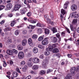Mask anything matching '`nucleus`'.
<instances>
[{
    "label": "nucleus",
    "instance_id": "nucleus-23",
    "mask_svg": "<svg viewBox=\"0 0 79 79\" xmlns=\"http://www.w3.org/2000/svg\"><path fill=\"white\" fill-rule=\"evenodd\" d=\"M17 48L19 50H23V46L21 45H19L17 46Z\"/></svg>",
    "mask_w": 79,
    "mask_h": 79
},
{
    "label": "nucleus",
    "instance_id": "nucleus-55",
    "mask_svg": "<svg viewBox=\"0 0 79 79\" xmlns=\"http://www.w3.org/2000/svg\"><path fill=\"white\" fill-rule=\"evenodd\" d=\"M56 56H57L58 58H60V53H57L55 54Z\"/></svg>",
    "mask_w": 79,
    "mask_h": 79
},
{
    "label": "nucleus",
    "instance_id": "nucleus-35",
    "mask_svg": "<svg viewBox=\"0 0 79 79\" xmlns=\"http://www.w3.org/2000/svg\"><path fill=\"white\" fill-rule=\"evenodd\" d=\"M45 73V71L44 70H41L40 73V75H44Z\"/></svg>",
    "mask_w": 79,
    "mask_h": 79
},
{
    "label": "nucleus",
    "instance_id": "nucleus-4",
    "mask_svg": "<svg viewBox=\"0 0 79 79\" xmlns=\"http://www.w3.org/2000/svg\"><path fill=\"white\" fill-rule=\"evenodd\" d=\"M48 60L45 59L43 61L42 63V65L44 67H46V65L48 64Z\"/></svg>",
    "mask_w": 79,
    "mask_h": 79
},
{
    "label": "nucleus",
    "instance_id": "nucleus-56",
    "mask_svg": "<svg viewBox=\"0 0 79 79\" xmlns=\"http://www.w3.org/2000/svg\"><path fill=\"white\" fill-rule=\"evenodd\" d=\"M23 25H24V24L22 23V24H20L19 26H17V28H20V27H23Z\"/></svg>",
    "mask_w": 79,
    "mask_h": 79
},
{
    "label": "nucleus",
    "instance_id": "nucleus-44",
    "mask_svg": "<svg viewBox=\"0 0 79 79\" xmlns=\"http://www.w3.org/2000/svg\"><path fill=\"white\" fill-rule=\"evenodd\" d=\"M5 6H4L2 5H0V11L2 10L3 9L5 8Z\"/></svg>",
    "mask_w": 79,
    "mask_h": 79
},
{
    "label": "nucleus",
    "instance_id": "nucleus-37",
    "mask_svg": "<svg viewBox=\"0 0 79 79\" xmlns=\"http://www.w3.org/2000/svg\"><path fill=\"white\" fill-rule=\"evenodd\" d=\"M48 49L49 51H52V50L53 49V46L52 45H50L49 46Z\"/></svg>",
    "mask_w": 79,
    "mask_h": 79
},
{
    "label": "nucleus",
    "instance_id": "nucleus-46",
    "mask_svg": "<svg viewBox=\"0 0 79 79\" xmlns=\"http://www.w3.org/2000/svg\"><path fill=\"white\" fill-rule=\"evenodd\" d=\"M44 39V37L43 36H40L38 39L39 41H42Z\"/></svg>",
    "mask_w": 79,
    "mask_h": 79
},
{
    "label": "nucleus",
    "instance_id": "nucleus-50",
    "mask_svg": "<svg viewBox=\"0 0 79 79\" xmlns=\"http://www.w3.org/2000/svg\"><path fill=\"white\" fill-rule=\"evenodd\" d=\"M70 27L71 31H74V28L73 27V26L71 24L70 25Z\"/></svg>",
    "mask_w": 79,
    "mask_h": 79
},
{
    "label": "nucleus",
    "instance_id": "nucleus-33",
    "mask_svg": "<svg viewBox=\"0 0 79 79\" xmlns=\"http://www.w3.org/2000/svg\"><path fill=\"white\" fill-rule=\"evenodd\" d=\"M50 53V52L49 51H45L44 53V54L45 55H46V56L47 55H49Z\"/></svg>",
    "mask_w": 79,
    "mask_h": 79
},
{
    "label": "nucleus",
    "instance_id": "nucleus-24",
    "mask_svg": "<svg viewBox=\"0 0 79 79\" xmlns=\"http://www.w3.org/2000/svg\"><path fill=\"white\" fill-rule=\"evenodd\" d=\"M27 43V40H24L22 41V45L23 46H24L26 45Z\"/></svg>",
    "mask_w": 79,
    "mask_h": 79
},
{
    "label": "nucleus",
    "instance_id": "nucleus-7",
    "mask_svg": "<svg viewBox=\"0 0 79 79\" xmlns=\"http://www.w3.org/2000/svg\"><path fill=\"white\" fill-rule=\"evenodd\" d=\"M51 40L53 43H56L57 42V38L56 37L52 36L51 38Z\"/></svg>",
    "mask_w": 79,
    "mask_h": 79
},
{
    "label": "nucleus",
    "instance_id": "nucleus-39",
    "mask_svg": "<svg viewBox=\"0 0 79 79\" xmlns=\"http://www.w3.org/2000/svg\"><path fill=\"white\" fill-rule=\"evenodd\" d=\"M26 64V62L24 60L22 61L20 63L21 66H24Z\"/></svg>",
    "mask_w": 79,
    "mask_h": 79
},
{
    "label": "nucleus",
    "instance_id": "nucleus-48",
    "mask_svg": "<svg viewBox=\"0 0 79 79\" xmlns=\"http://www.w3.org/2000/svg\"><path fill=\"white\" fill-rule=\"evenodd\" d=\"M25 11L24 10H20V12L21 14H22V15H23V14H24L25 13Z\"/></svg>",
    "mask_w": 79,
    "mask_h": 79
},
{
    "label": "nucleus",
    "instance_id": "nucleus-10",
    "mask_svg": "<svg viewBox=\"0 0 79 79\" xmlns=\"http://www.w3.org/2000/svg\"><path fill=\"white\" fill-rule=\"evenodd\" d=\"M6 53L9 55H13V51L10 50H8L6 51Z\"/></svg>",
    "mask_w": 79,
    "mask_h": 79
},
{
    "label": "nucleus",
    "instance_id": "nucleus-2",
    "mask_svg": "<svg viewBox=\"0 0 79 79\" xmlns=\"http://www.w3.org/2000/svg\"><path fill=\"white\" fill-rule=\"evenodd\" d=\"M42 44L44 45H47L48 44V38L47 37L45 38L42 41Z\"/></svg>",
    "mask_w": 79,
    "mask_h": 79
},
{
    "label": "nucleus",
    "instance_id": "nucleus-40",
    "mask_svg": "<svg viewBox=\"0 0 79 79\" xmlns=\"http://www.w3.org/2000/svg\"><path fill=\"white\" fill-rule=\"evenodd\" d=\"M38 47H39V48H40L41 49H43V48H44L45 47L44 45H39L38 46Z\"/></svg>",
    "mask_w": 79,
    "mask_h": 79
},
{
    "label": "nucleus",
    "instance_id": "nucleus-3",
    "mask_svg": "<svg viewBox=\"0 0 79 79\" xmlns=\"http://www.w3.org/2000/svg\"><path fill=\"white\" fill-rule=\"evenodd\" d=\"M18 56L19 59H23L24 56V54L23 52H19L18 54Z\"/></svg>",
    "mask_w": 79,
    "mask_h": 79
},
{
    "label": "nucleus",
    "instance_id": "nucleus-63",
    "mask_svg": "<svg viewBox=\"0 0 79 79\" xmlns=\"http://www.w3.org/2000/svg\"><path fill=\"white\" fill-rule=\"evenodd\" d=\"M79 71V66H78L76 68V72H78Z\"/></svg>",
    "mask_w": 79,
    "mask_h": 79
},
{
    "label": "nucleus",
    "instance_id": "nucleus-5",
    "mask_svg": "<svg viewBox=\"0 0 79 79\" xmlns=\"http://www.w3.org/2000/svg\"><path fill=\"white\" fill-rule=\"evenodd\" d=\"M19 19H17L16 20H14L13 21H12L11 23H10V26L13 27V26H14V25L15 24H16V22L17 21L18 22H19Z\"/></svg>",
    "mask_w": 79,
    "mask_h": 79
},
{
    "label": "nucleus",
    "instance_id": "nucleus-21",
    "mask_svg": "<svg viewBox=\"0 0 79 79\" xmlns=\"http://www.w3.org/2000/svg\"><path fill=\"white\" fill-rule=\"evenodd\" d=\"M36 26L42 27H44L45 26V25L43 24H41L40 23H38L36 24Z\"/></svg>",
    "mask_w": 79,
    "mask_h": 79
},
{
    "label": "nucleus",
    "instance_id": "nucleus-59",
    "mask_svg": "<svg viewBox=\"0 0 79 79\" xmlns=\"http://www.w3.org/2000/svg\"><path fill=\"white\" fill-rule=\"evenodd\" d=\"M31 79V75H30L27 77L25 79Z\"/></svg>",
    "mask_w": 79,
    "mask_h": 79
},
{
    "label": "nucleus",
    "instance_id": "nucleus-38",
    "mask_svg": "<svg viewBox=\"0 0 79 79\" xmlns=\"http://www.w3.org/2000/svg\"><path fill=\"white\" fill-rule=\"evenodd\" d=\"M37 37H38V36H37V35H33L32 36V38H33V39H37Z\"/></svg>",
    "mask_w": 79,
    "mask_h": 79
},
{
    "label": "nucleus",
    "instance_id": "nucleus-11",
    "mask_svg": "<svg viewBox=\"0 0 79 79\" xmlns=\"http://www.w3.org/2000/svg\"><path fill=\"white\" fill-rule=\"evenodd\" d=\"M44 33L45 35H48L50 34V30L47 28L45 29H44Z\"/></svg>",
    "mask_w": 79,
    "mask_h": 79
},
{
    "label": "nucleus",
    "instance_id": "nucleus-8",
    "mask_svg": "<svg viewBox=\"0 0 79 79\" xmlns=\"http://www.w3.org/2000/svg\"><path fill=\"white\" fill-rule=\"evenodd\" d=\"M71 9L72 11H76L77 10V6L75 4H73L71 6Z\"/></svg>",
    "mask_w": 79,
    "mask_h": 79
},
{
    "label": "nucleus",
    "instance_id": "nucleus-57",
    "mask_svg": "<svg viewBox=\"0 0 79 79\" xmlns=\"http://www.w3.org/2000/svg\"><path fill=\"white\" fill-rule=\"evenodd\" d=\"M44 17L45 18V19H47L48 18H49V16H48V15H45L44 16Z\"/></svg>",
    "mask_w": 79,
    "mask_h": 79
},
{
    "label": "nucleus",
    "instance_id": "nucleus-51",
    "mask_svg": "<svg viewBox=\"0 0 79 79\" xmlns=\"http://www.w3.org/2000/svg\"><path fill=\"white\" fill-rule=\"evenodd\" d=\"M27 15L28 17H30V16H31V12H29L27 14Z\"/></svg>",
    "mask_w": 79,
    "mask_h": 79
},
{
    "label": "nucleus",
    "instance_id": "nucleus-61",
    "mask_svg": "<svg viewBox=\"0 0 79 79\" xmlns=\"http://www.w3.org/2000/svg\"><path fill=\"white\" fill-rule=\"evenodd\" d=\"M40 58L41 59H43L44 58V55L43 54H42L40 56Z\"/></svg>",
    "mask_w": 79,
    "mask_h": 79
},
{
    "label": "nucleus",
    "instance_id": "nucleus-58",
    "mask_svg": "<svg viewBox=\"0 0 79 79\" xmlns=\"http://www.w3.org/2000/svg\"><path fill=\"white\" fill-rule=\"evenodd\" d=\"M65 28L66 29V31H67V32H68V33H69V34H70V32L69 31V29L66 27H65Z\"/></svg>",
    "mask_w": 79,
    "mask_h": 79
},
{
    "label": "nucleus",
    "instance_id": "nucleus-52",
    "mask_svg": "<svg viewBox=\"0 0 79 79\" xmlns=\"http://www.w3.org/2000/svg\"><path fill=\"white\" fill-rule=\"evenodd\" d=\"M57 45H58L57 44H54L52 45V47L53 48H56V46H57Z\"/></svg>",
    "mask_w": 79,
    "mask_h": 79
},
{
    "label": "nucleus",
    "instance_id": "nucleus-32",
    "mask_svg": "<svg viewBox=\"0 0 79 79\" xmlns=\"http://www.w3.org/2000/svg\"><path fill=\"white\" fill-rule=\"evenodd\" d=\"M19 30H16L15 32V34L16 35H19Z\"/></svg>",
    "mask_w": 79,
    "mask_h": 79
},
{
    "label": "nucleus",
    "instance_id": "nucleus-29",
    "mask_svg": "<svg viewBox=\"0 0 79 79\" xmlns=\"http://www.w3.org/2000/svg\"><path fill=\"white\" fill-rule=\"evenodd\" d=\"M56 35L59 39V41H60L61 40V37H60V34H59V33H58Z\"/></svg>",
    "mask_w": 79,
    "mask_h": 79
},
{
    "label": "nucleus",
    "instance_id": "nucleus-42",
    "mask_svg": "<svg viewBox=\"0 0 79 79\" xmlns=\"http://www.w3.org/2000/svg\"><path fill=\"white\" fill-rule=\"evenodd\" d=\"M30 23L32 24H35V23H36V21H35V20H31Z\"/></svg>",
    "mask_w": 79,
    "mask_h": 79
},
{
    "label": "nucleus",
    "instance_id": "nucleus-34",
    "mask_svg": "<svg viewBox=\"0 0 79 79\" xmlns=\"http://www.w3.org/2000/svg\"><path fill=\"white\" fill-rule=\"evenodd\" d=\"M11 29V28L10 27H8L4 29V32H7V31H10Z\"/></svg>",
    "mask_w": 79,
    "mask_h": 79
},
{
    "label": "nucleus",
    "instance_id": "nucleus-20",
    "mask_svg": "<svg viewBox=\"0 0 79 79\" xmlns=\"http://www.w3.org/2000/svg\"><path fill=\"white\" fill-rule=\"evenodd\" d=\"M29 26H30V27L29 26L27 27V28H28V29H30V27H31V29H32V30L35 27V26H33L31 25H30Z\"/></svg>",
    "mask_w": 79,
    "mask_h": 79
},
{
    "label": "nucleus",
    "instance_id": "nucleus-47",
    "mask_svg": "<svg viewBox=\"0 0 79 79\" xmlns=\"http://www.w3.org/2000/svg\"><path fill=\"white\" fill-rule=\"evenodd\" d=\"M47 22L48 23L50 24V23H51V20L50 19H49V18L47 19H46Z\"/></svg>",
    "mask_w": 79,
    "mask_h": 79
},
{
    "label": "nucleus",
    "instance_id": "nucleus-27",
    "mask_svg": "<svg viewBox=\"0 0 79 79\" xmlns=\"http://www.w3.org/2000/svg\"><path fill=\"white\" fill-rule=\"evenodd\" d=\"M61 12L63 15H65L66 13V10L63 9H61Z\"/></svg>",
    "mask_w": 79,
    "mask_h": 79
},
{
    "label": "nucleus",
    "instance_id": "nucleus-64",
    "mask_svg": "<svg viewBox=\"0 0 79 79\" xmlns=\"http://www.w3.org/2000/svg\"><path fill=\"white\" fill-rule=\"evenodd\" d=\"M26 32H27V31H26V30H24L22 32V33L23 34H26Z\"/></svg>",
    "mask_w": 79,
    "mask_h": 79
},
{
    "label": "nucleus",
    "instance_id": "nucleus-16",
    "mask_svg": "<svg viewBox=\"0 0 79 79\" xmlns=\"http://www.w3.org/2000/svg\"><path fill=\"white\" fill-rule=\"evenodd\" d=\"M27 68V65H25L23 68H22V71L23 72H26Z\"/></svg>",
    "mask_w": 79,
    "mask_h": 79
},
{
    "label": "nucleus",
    "instance_id": "nucleus-9",
    "mask_svg": "<svg viewBox=\"0 0 79 79\" xmlns=\"http://www.w3.org/2000/svg\"><path fill=\"white\" fill-rule=\"evenodd\" d=\"M12 6H13L12 4L11 3H9L6 5V7L7 10H9L11 9V8H12Z\"/></svg>",
    "mask_w": 79,
    "mask_h": 79
},
{
    "label": "nucleus",
    "instance_id": "nucleus-28",
    "mask_svg": "<svg viewBox=\"0 0 79 79\" xmlns=\"http://www.w3.org/2000/svg\"><path fill=\"white\" fill-rule=\"evenodd\" d=\"M53 71V69H49L47 70V74H49L50 73H52Z\"/></svg>",
    "mask_w": 79,
    "mask_h": 79
},
{
    "label": "nucleus",
    "instance_id": "nucleus-17",
    "mask_svg": "<svg viewBox=\"0 0 79 79\" xmlns=\"http://www.w3.org/2000/svg\"><path fill=\"white\" fill-rule=\"evenodd\" d=\"M32 69L33 70H35L39 69V66L38 65H34L32 67Z\"/></svg>",
    "mask_w": 79,
    "mask_h": 79
},
{
    "label": "nucleus",
    "instance_id": "nucleus-36",
    "mask_svg": "<svg viewBox=\"0 0 79 79\" xmlns=\"http://www.w3.org/2000/svg\"><path fill=\"white\" fill-rule=\"evenodd\" d=\"M77 19H73L72 22V24H77Z\"/></svg>",
    "mask_w": 79,
    "mask_h": 79
},
{
    "label": "nucleus",
    "instance_id": "nucleus-12",
    "mask_svg": "<svg viewBox=\"0 0 79 79\" xmlns=\"http://www.w3.org/2000/svg\"><path fill=\"white\" fill-rule=\"evenodd\" d=\"M69 2L67 1L65 2L64 5V10H66L68 7V5H69Z\"/></svg>",
    "mask_w": 79,
    "mask_h": 79
},
{
    "label": "nucleus",
    "instance_id": "nucleus-19",
    "mask_svg": "<svg viewBox=\"0 0 79 79\" xmlns=\"http://www.w3.org/2000/svg\"><path fill=\"white\" fill-rule=\"evenodd\" d=\"M33 51L34 53H37L38 52V48H34L33 49Z\"/></svg>",
    "mask_w": 79,
    "mask_h": 79
},
{
    "label": "nucleus",
    "instance_id": "nucleus-54",
    "mask_svg": "<svg viewBox=\"0 0 79 79\" xmlns=\"http://www.w3.org/2000/svg\"><path fill=\"white\" fill-rule=\"evenodd\" d=\"M61 35L62 37H64V36H65V32L64 31L62 32L61 33Z\"/></svg>",
    "mask_w": 79,
    "mask_h": 79
},
{
    "label": "nucleus",
    "instance_id": "nucleus-60",
    "mask_svg": "<svg viewBox=\"0 0 79 79\" xmlns=\"http://www.w3.org/2000/svg\"><path fill=\"white\" fill-rule=\"evenodd\" d=\"M67 56L69 58H71L72 57V55L70 54H68Z\"/></svg>",
    "mask_w": 79,
    "mask_h": 79
},
{
    "label": "nucleus",
    "instance_id": "nucleus-6",
    "mask_svg": "<svg viewBox=\"0 0 79 79\" xmlns=\"http://www.w3.org/2000/svg\"><path fill=\"white\" fill-rule=\"evenodd\" d=\"M32 60L33 62L35 64L39 63V61H40V60H39V59L37 57L34 58Z\"/></svg>",
    "mask_w": 79,
    "mask_h": 79
},
{
    "label": "nucleus",
    "instance_id": "nucleus-49",
    "mask_svg": "<svg viewBox=\"0 0 79 79\" xmlns=\"http://www.w3.org/2000/svg\"><path fill=\"white\" fill-rule=\"evenodd\" d=\"M7 42L9 44H11L12 43V40L11 39H9L7 40Z\"/></svg>",
    "mask_w": 79,
    "mask_h": 79
},
{
    "label": "nucleus",
    "instance_id": "nucleus-41",
    "mask_svg": "<svg viewBox=\"0 0 79 79\" xmlns=\"http://www.w3.org/2000/svg\"><path fill=\"white\" fill-rule=\"evenodd\" d=\"M3 66H4V67H6V66H7V64H6V62H5V60H3Z\"/></svg>",
    "mask_w": 79,
    "mask_h": 79
},
{
    "label": "nucleus",
    "instance_id": "nucleus-15",
    "mask_svg": "<svg viewBox=\"0 0 79 79\" xmlns=\"http://www.w3.org/2000/svg\"><path fill=\"white\" fill-rule=\"evenodd\" d=\"M18 76V73L16 72H14L13 73V76L12 75L11 77L12 76L14 78V77H16Z\"/></svg>",
    "mask_w": 79,
    "mask_h": 79
},
{
    "label": "nucleus",
    "instance_id": "nucleus-43",
    "mask_svg": "<svg viewBox=\"0 0 79 79\" xmlns=\"http://www.w3.org/2000/svg\"><path fill=\"white\" fill-rule=\"evenodd\" d=\"M12 52H13V53H15V54H17V53H18V51L16 50V49H13Z\"/></svg>",
    "mask_w": 79,
    "mask_h": 79
},
{
    "label": "nucleus",
    "instance_id": "nucleus-62",
    "mask_svg": "<svg viewBox=\"0 0 79 79\" xmlns=\"http://www.w3.org/2000/svg\"><path fill=\"white\" fill-rule=\"evenodd\" d=\"M5 23V21L4 20H3L2 21H1L0 23V24H3Z\"/></svg>",
    "mask_w": 79,
    "mask_h": 79
},
{
    "label": "nucleus",
    "instance_id": "nucleus-26",
    "mask_svg": "<svg viewBox=\"0 0 79 79\" xmlns=\"http://www.w3.org/2000/svg\"><path fill=\"white\" fill-rule=\"evenodd\" d=\"M59 52V50L57 48H55L53 49L52 51L53 53H58Z\"/></svg>",
    "mask_w": 79,
    "mask_h": 79
},
{
    "label": "nucleus",
    "instance_id": "nucleus-14",
    "mask_svg": "<svg viewBox=\"0 0 79 79\" xmlns=\"http://www.w3.org/2000/svg\"><path fill=\"white\" fill-rule=\"evenodd\" d=\"M76 71V68L72 67L70 69V72L72 74H75V71Z\"/></svg>",
    "mask_w": 79,
    "mask_h": 79
},
{
    "label": "nucleus",
    "instance_id": "nucleus-31",
    "mask_svg": "<svg viewBox=\"0 0 79 79\" xmlns=\"http://www.w3.org/2000/svg\"><path fill=\"white\" fill-rule=\"evenodd\" d=\"M79 14H76V12H75V15L74 16V18L75 19H77V18H79Z\"/></svg>",
    "mask_w": 79,
    "mask_h": 79
},
{
    "label": "nucleus",
    "instance_id": "nucleus-13",
    "mask_svg": "<svg viewBox=\"0 0 79 79\" xmlns=\"http://www.w3.org/2000/svg\"><path fill=\"white\" fill-rule=\"evenodd\" d=\"M28 43L31 47H32L33 46V44L32 43V40L31 39L29 38L28 39Z\"/></svg>",
    "mask_w": 79,
    "mask_h": 79
},
{
    "label": "nucleus",
    "instance_id": "nucleus-25",
    "mask_svg": "<svg viewBox=\"0 0 79 79\" xmlns=\"http://www.w3.org/2000/svg\"><path fill=\"white\" fill-rule=\"evenodd\" d=\"M27 66L29 67H32V65H33V64H32V63L31 62V61H29L27 64Z\"/></svg>",
    "mask_w": 79,
    "mask_h": 79
},
{
    "label": "nucleus",
    "instance_id": "nucleus-18",
    "mask_svg": "<svg viewBox=\"0 0 79 79\" xmlns=\"http://www.w3.org/2000/svg\"><path fill=\"white\" fill-rule=\"evenodd\" d=\"M50 16L51 17V19H54V16H53V11L51 10L50 12Z\"/></svg>",
    "mask_w": 79,
    "mask_h": 79
},
{
    "label": "nucleus",
    "instance_id": "nucleus-1",
    "mask_svg": "<svg viewBox=\"0 0 79 79\" xmlns=\"http://www.w3.org/2000/svg\"><path fill=\"white\" fill-rule=\"evenodd\" d=\"M21 7V5L17 4L15 5L14 8H13L11 10V12H13V11H17Z\"/></svg>",
    "mask_w": 79,
    "mask_h": 79
},
{
    "label": "nucleus",
    "instance_id": "nucleus-53",
    "mask_svg": "<svg viewBox=\"0 0 79 79\" xmlns=\"http://www.w3.org/2000/svg\"><path fill=\"white\" fill-rule=\"evenodd\" d=\"M16 70L17 72L18 73H19V74H21V72L19 70V68H16Z\"/></svg>",
    "mask_w": 79,
    "mask_h": 79
},
{
    "label": "nucleus",
    "instance_id": "nucleus-22",
    "mask_svg": "<svg viewBox=\"0 0 79 79\" xmlns=\"http://www.w3.org/2000/svg\"><path fill=\"white\" fill-rule=\"evenodd\" d=\"M52 31L54 34V33H55L58 32L57 31V29H56V28L55 27H53L52 28Z\"/></svg>",
    "mask_w": 79,
    "mask_h": 79
},
{
    "label": "nucleus",
    "instance_id": "nucleus-30",
    "mask_svg": "<svg viewBox=\"0 0 79 79\" xmlns=\"http://www.w3.org/2000/svg\"><path fill=\"white\" fill-rule=\"evenodd\" d=\"M38 32L39 34H40L42 33V29L40 28H39L38 29Z\"/></svg>",
    "mask_w": 79,
    "mask_h": 79
},
{
    "label": "nucleus",
    "instance_id": "nucleus-45",
    "mask_svg": "<svg viewBox=\"0 0 79 79\" xmlns=\"http://www.w3.org/2000/svg\"><path fill=\"white\" fill-rule=\"evenodd\" d=\"M72 79V77H71L69 75L67 76L65 78V79Z\"/></svg>",
    "mask_w": 79,
    "mask_h": 79
}]
</instances>
